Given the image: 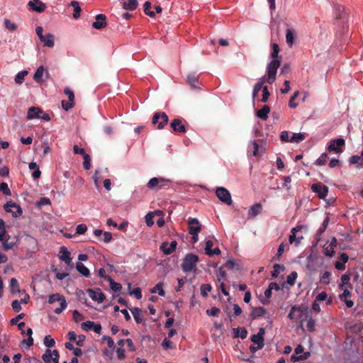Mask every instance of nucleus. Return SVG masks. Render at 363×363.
I'll use <instances>...</instances> for the list:
<instances>
[{"mask_svg": "<svg viewBox=\"0 0 363 363\" xmlns=\"http://www.w3.org/2000/svg\"><path fill=\"white\" fill-rule=\"evenodd\" d=\"M288 317L290 320L299 323L300 328H302L303 322L306 320L308 317V314L306 309L298 306H294L291 307Z\"/></svg>", "mask_w": 363, "mask_h": 363, "instance_id": "1", "label": "nucleus"}, {"mask_svg": "<svg viewBox=\"0 0 363 363\" xmlns=\"http://www.w3.org/2000/svg\"><path fill=\"white\" fill-rule=\"evenodd\" d=\"M199 259L196 255L188 253L185 255L181 264L182 269L184 272H196L197 270L196 264Z\"/></svg>", "mask_w": 363, "mask_h": 363, "instance_id": "2", "label": "nucleus"}, {"mask_svg": "<svg viewBox=\"0 0 363 363\" xmlns=\"http://www.w3.org/2000/svg\"><path fill=\"white\" fill-rule=\"evenodd\" d=\"M188 231L191 235L193 243H196L199 240V233L201 230V225L197 218H189L187 220Z\"/></svg>", "mask_w": 363, "mask_h": 363, "instance_id": "3", "label": "nucleus"}, {"mask_svg": "<svg viewBox=\"0 0 363 363\" xmlns=\"http://www.w3.org/2000/svg\"><path fill=\"white\" fill-rule=\"evenodd\" d=\"M170 184L171 181L169 179L163 177H153L150 179L147 182V187L149 189L158 191L162 189L168 188Z\"/></svg>", "mask_w": 363, "mask_h": 363, "instance_id": "4", "label": "nucleus"}, {"mask_svg": "<svg viewBox=\"0 0 363 363\" xmlns=\"http://www.w3.org/2000/svg\"><path fill=\"white\" fill-rule=\"evenodd\" d=\"M279 59L272 60L267 67V83L272 84L276 80L278 68L280 67Z\"/></svg>", "mask_w": 363, "mask_h": 363, "instance_id": "5", "label": "nucleus"}, {"mask_svg": "<svg viewBox=\"0 0 363 363\" xmlns=\"http://www.w3.org/2000/svg\"><path fill=\"white\" fill-rule=\"evenodd\" d=\"M56 301L60 302V306L59 308H56L54 310V312L56 314H60L67 308V304L65 297L58 293L51 294L48 298V303L50 304H52Z\"/></svg>", "mask_w": 363, "mask_h": 363, "instance_id": "6", "label": "nucleus"}, {"mask_svg": "<svg viewBox=\"0 0 363 363\" xmlns=\"http://www.w3.org/2000/svg\"><path fill=\"white\" fill-rule=\"evenodd\" d=\"M27 118L29 120L34 118H42L45 121L50 120V116L48 113H43V110L39 107H30L27 113Z\"/></svg>", "mask_w": 363, "mask_h": 363, "instance_id": "7", "label": "nucleus"}, {"mask_svg": "<svg viewBox=\"0 0 363 363\" xmlns=\"http://www.w3.org/2000/svg\"><path fill=\"white\" fill-rule=\"evenodd\" d=\"M345 145V140L343 138L333 139L330 141L327 147V150L329 152H335L337 154L343 152V147Z\"/></svg>", "mask_w": 363, "mask_h": 363, "instance_id": "8", "label": "nucleus"}, {"mask_svg": "<svg viewBox=\"0 0 363 363\" xmlns=\"http://www.w3.org/2000/svg\"><path fill=\"white\" fill-rule=\"evenodd\" d=\"M168 121V116L165 113L156 112L152 117V123L157 125V128L160 130L167 124Z\"/></svg>", "mask_w": 363, "mask_h": 363, "instance_id": "9", "label": "nucleus"}, {"mask_svg": "<svg viewBox=\"0 0 363 363\" xmlns=\"http://www.w3.org/2000/svg\"><path fill=\"white\" fill-rule=\"evenodd\" d=\"M216 194L221 202L227 205H230L232 203L233 201L231 195L227 189L224 187H218L216 190Z\"/></svg>", "mask_w": 363, "mask_h": 363, "instance_id": "10", "label": "nucleus"}, {"mask_svg": "<svg viewBox=\"0 0 363 363\" xmlns=\"http://www.w3.org/2000/svg\"><path fill=\"white\" fill-rule=\"evenodd\" d=\"M4 208L6 212L11 213L15 218L21 216L23 213L21 206L12 201L6 202Z\"/></svg>", "mask_w": 363, "mask_h": 363, "instance_id": "11", "label": "nucleus"}, {"mask_svg": "<svg viewBox=\"0 0 363 363\" xmlns=\"http://www.w3.org/2000/svg\"><path fill=\"white\" fill-rule=\"evenodd\" d=\"M311 190L321 199H325L328 194V187L320 182L313 184L311 185Z\"/></svg>", "mask_w": 363, "mask_h": 363, "instance_id": "12", "label": "nucleus"}, {"mask_svg": "<svg viewBox=\"0 0 363 363\" xmlns=\"http://www.w3.org/2000/svg\"><path fill=\"white\" fill-rule=\"evenodd\" d=\"M60 354L57 350H47L43 354L42 359L45 363H58Z\"/></svg>", "mask_w": 363, "mask_h": 363, "instance_id": "13", "label": "nucleus"}, {"mask_svg": "<svg viewBox=\"0 0 363 363\" xmlns=\"http://www.w3.org/2000/svg\"><path fill=\"white\" fill-rule=\"evenodd\" d=\"M303 228L302 225H297L293 228L291 230V234L289 237V242L290 244H295V246L299 245L301 240L303 239V236H297L296 233Z\"/></svg>", "mask_w": 363, "mask_h": 363, "instance_id": "14", "label": "nucleus"}, {"mask_svg": "<svg viewBox=\"0 0 363 363\" xmlns=\"http://www.w3.org/2000/svg\"><path fill=\"white\" fill-rule=\"evenodd\" d=\"M81 328L84 331L94 330L97 334H100L101 332V325L91 320L82 323Z\"/></svg>", "mask_w": 363, "mask_h": 363, "instance_id": "15", "label": "nucleus"}, {"mask_svg": "<svg viewBox=\"0 0 363 363\" xmlns=\"http://www.w3.org/2000/svg\"><path fill=\"white\" fill-rule=\"evenodd\" d=\"M87 293L92 300L98 303H102L105 300V295L100 289H88Z\"/></svg>", "mask_w": 363, "mask_h": 363, "instance_id": "16", "label": "nucleus"}, {"mask_svg": "<svg viewBox=\"0 0 363 363\" xmlns=\"http://www.w3.org/2000/svg\"><path fill=\"white\" fill-rule=\"evenodd\" d=\"M29 9L38 13L43 12L46 9V5L40 0H32L28 4Z\"/></svg>", "mask_w": 363, "mask_h": 363, "instance_id": "17", "label": "nucleus"}, {"mask_svg": "<svg viewBox=\"0 0 363 363\" xmlns=\"http://www.w3.org/2000/svg\"><path fill=\"white\" fill-rule=\"evenodd\" d=\"M107 25L106 17L104 14H98L95 17V21L92 23V27L97 30L105 28Z\"/></svg>", "mask_w": 363, "mask_h": 363, "instance_id": "18", "label": "nucleus"}, {"mask_svg": "<svg viewBox=\"0 0 363 363\" xmlns=\"http://www.w3.org/2000/svg\"><path fill=\"white\" fill-rule=\"evenodd\" d=\"M177 245V242L176 240H172L170 243L164 242L160 245V250L163 252L164 254L168 255L172 254L175 250Z\"/></svg>", "mask_w": 363, "mask_h": 363, "instance_id": "19", "label": "nucleus"}, {"mask_svg": "<svg viewBox=\"0 0 363 363\" xmlns=\"http://www.w3.org/2000/svg\"><path fill=\"white\" fill-rule=\"evenodd\" d=\"M342 294L339 295L341 301L344 302L347 308H352L354 306V302L350 300L352 296L351 292L347 289H342Z\"/></svg>", "mask_w": 363, "mask_h": 363, "instance_id": "20", "label": "nucleus"}, {"mask_svg": "<svg viewBox=\"0 0 363 363\" xmlns=\"http://www.w3.org/2000/svg\"><path fill=\"white\" fill-rule=\"evenodd\" d=\"M170 127L172 128L173 132L177 133H184L186 132V128L179 118L172 120L170 123Z\"/></svg>", "mask_w": 363, "mask_h": 363, "instance_id": "21", "label": "nucleus"}, {"mask_svg": "<svg viewBox=\"0 0 363 363\" xmlns=\"http://www.w3.org/2000/svg\"><path fill=\"white\" fill-rule=\"evenodd\" d=\"M60 259L65 262L67 265H70L72 262L71 253L65 246H62L60 249Z\"/></svg>", "mask_w": 363, "mask_h": 363, "instance_id": "22", "label": "nucleus"}, {"mask_svg": "<svg viewBox=\"0 0 363 363\" xmlns=\"http://www.w3.org/2000/svg\"><path fill=\"white\" fill-rule=\"evenodd\" d=\"M348 259H349V257L346 253H345V252L341 253L338 260L336 261L335 263V267L337 270H340V271L345 270V267H346L345 264L348 262Z\"/></svg>", "mask_w": 363, "mask_h": 363, "instance_id": "23", "label": "nucleus"}, {"mask_svg": "<svg viewBox=\"0 0 363 363\" xmlns=\"http://www.w3.org/2000/svg\"><path fill=\"white\" fill-rule=\"evenodd\" d=\"M213 245V242L211 240L206 241L205 245V252L208 256H213V255H219L221 253L220 250L218 247H216L215 249H212V247Z\"/></svg>", "mask_w": 363, "mask_h": 363, "instance_id": "24", "label": "nucleus"}, {"mask_svg": "<svg viewBox=\"0 0 363 363\" xmlns=\"http://www.w3.org/2000/svg\"><path fill=\"white\" fill-rule=\"evenodd\" d=\"M264 330L263 328H261L259 330V332L256 334L253 335L251 337V341L254 343L258 345V348H262L264 347Z\"/></svg>", "mask_w": 363, "mask_h": 363, "instance_id": "25", "label": "nucleus"}, {"mask_svg": "<svg viewBox=\"0 0 363 363\" xmlns=\"http://www.w3.org/2000/svg\"><path fill=\"white\" fill-rule=\"evenodd\" d=\"M262 211V206L259 203H256L252 205L248 210V216L255 218Z\"/></svg>", "mask_w": 363, "mask_h": 363, "instance_id": "26", "label": "nucleus"}, {"mask_svg": "<svg viewBox=\"0 0 363 363\" xmlns=\"http://www.w3.org/2000/svg\"><path fill=\"white\" fill-rule=\"evenodd\" d=\"M40 41L43 43L44 46L48 48H53L55 45V37L51 33L44 35L43 38L40 39Z\"/></svg>", "mask_w": 363, "mask_h": 363, "instance_id": "27", "label": "nucleus"}, {"mask_svg": "<svg viewBox=\"0 0 363 363\" xmlns=\"http://www.w3.org/2000/svg\"><path fill=\"white\" fill-rule=\"evenodd\" d=\"M349 162L350 164H356L357 168L363 167V151L362 152V156L357 155H352L350 157Z\"/></svg>", "mask_w": 363, "mask_h": 363, "instance_id": "28", "label": "nucleus"}, {"mask_svg": "<svg viewBox=\"0 0 363 363\" xmlns=\"http://www.w3.org/2000/svg\"><path fill=\"white\" fill-rule=\"evenodd\" d=\"M266 314V311L263 307L259 306V307H255L252 308V313L250 314V316L252 319H257L260 317L264 316Z\"/></svg>", "mask_w": 363, "mask_h": 363, "instance_id": "29", "label": "nucleus"}, {"mask_svg": "<svg viewBox=\"0 0 363 363\" xmlns=\"http://www.w3.org/2000/svg\"><path fill=\"white\" fill-rule=\"evenodd\" d=\"M10 236L8 235L7 237L4 238L3 241H1L2 243V249L4 251H9L10 250H12L16 245V242L11 240H9Z\"/></svg>", "mask_w": 363, "mask_h": 363, "instance_id": "30", "label": "nucleus"}, {"mask_svg": "<svg viewBox=\"0 0 363 363\" xmlns=\"http://www.w3.org/2000/svg\"><path fill=\"white\" fill-rule=\"evenodd\" d=\"M29 299V296L26 294L25 298H22L20 301L18 300H14L12 301L11 306L15 312H19L21 310V303H27Z\"/></svg>", "mask_w": 363, "mask_h": 363, "instance_id": "31", "label": "nucleus"}, {"mask_svg": "<svg viewBox=\"0 0 363 363\" xmlns=\"http://www.w3.org/2000/svg\"><path fill=\"white\" fill-rule=\"evenodd\" d=\"M28 167L30 170H33L32 173V177L33 179H38L40 177L41 172L39 169V166L35 162H32L29 164Z\"/></svg>", "mask_w": 363, "mask_h": 363, "instance_id": "32", "label": "nucleus"}, {"mask_svg": "<svg viewBox=\"0 0 363 363\" xmlns=\"http://www.w3.org/2000/svg\"><path fill=\"white\" fill-rule=\"evenodd\" d=\"M76 269L79 273L85 277H89L90 275L89 269L81 262L76 263Z\"/></svg>", "mask_w": 363, "mask_h": 363, "instance_id": "33", "label": "nucleus"}, {"mask_svg": "<svg viewBox=\"0 0 363 363\" xmlns=\"http://www.w3.org/2000/svg\"><path fill=\"white\" fill-rule=\"evenodd\" d=\"M270 108L265 105L261 109L257 111V116L262 120H267L268 118V114L269 113Z\"/></svg>", "mask_w": 363, "mask_h": 363, "instance_id": "34", "label": "nucleus"}, {"mask_svg": "<svg viewBox=\"0 0 363 363\" xmlns=\"http://www.w3.org/2000/svg\"><path fill=\"white\" fill-rule=\"evenodd\" d=\"M295 34L292 29L288 28L286 33V41L289 47H291L294 43Z\"/></svg>", "mask_w": 363, "mask_h": 363, "instance_id": "35", "label": "nucleus"}, {"mask_svg": "<svg viewBox=\"0 0 363 363\" xmlns=\"http://www.w3.org/2000/svg\"><path fill=\"white\" fill-rule=\"evenodd\" d=\"M138 3L137 0H128L123 4V8L125 10L134 11L138 7Z\"/></svg>", "mask_w": 363, "mask_h": 363, "instance_id": "36", "label": "nucleus"}, {"mask_svg": "<svg viewBox=\"0 0 363 363\" xmlns=\"http://www.w3.org/2000/svg\"><path fill=\"white\" fill-rule=\"evenodd\" d=\"M106 281L109 282V286L113 291L120 292L121 291V284L118 282H116L111 277H107Z\"/></svg>", "mask_w": 363, "mask_h": 363, "instance_id": "37", "label": "nucleus"}, {"mask_svg": "<svg viewBox=\"0 0 363 363\" xmlns=\"http://www.w3.org/2000/svg\"><path fill=\"white\" fill-rule=\"evenodd\" d=\"M133 318L137 323H140L143 321V315L141 313V310L138 308H134L131 310Z\"/></svg>", "mask_w": 363, "mask_h": 363, "instance_id": "38", "label": "nucleus"}, {"mask_svg": "<svg viewBox=\"0 0 363 363\" xmlns=\"http://www.w3.org/2000/svg\"><path fill=\"white\" fill-rule=\"evenodd\" d=\"M151 293L155 294L157 293L160 296H164L165 294V292L163 289V284L162 283H158L151 290Z\"/></svg>", "mask_w": 363, "mask_h": 363, "instance_id": "39", "label": "nucleus"}, {"mask_svg": "<svg viewBox=\"0 0 363 363\" xmlns=\"http://www.w3.org/2000/svg\"><path fill=\"white\" fill-rule=\"evenodd\" d=\"M71 6L74 7V13H73V17L74 18H78L80 16L81 13V8L79 6V4L77 1H72L71 2Z\"/></svg>", "mask_w": 363, "mask_h": 363, "instance_id": "40", "label": "nucleus"}, {"mask_svg": "<svg viewBox=\"0 0 363 363\" xmlns=\"http://www.w3.org/2000/svg\"><path fill=\"white\" fill-rule=\"evenodd\" d=\"M44 73V67L43 66L39 67L35 71L33 79L35 82H40L42 81V78Z\"/></svg>", "mask_w": 363, "mask_h": 363, "instance_id": "41", "label": "nucleus"}, {"mask_svg": "<svg viewBox=\"0 0 363 363\" xmlns=\"http://www.w3.org/2000/svg\"><path fill=\"white\" fill-rule=\"evenodd\" d=\"M328 159V154L326 152H323L315 160V164L317 166H323V165L325 164Z\"/></svg>", "mask_w": 363, "mask_h": 363, "instance_id": "42", "label": "nucleus"}, {"mask_svg": "<svg viewBox=\"0 0 363 363\" xmlns=\"http://www.w3.org/2000/svg\"><path fill=\"white\" fill-rule=\"evenodd\" d=\"M4 25L5 28L10 31H14L18 28L17 25L15 23L11 22L10 20L7 18L4 19Z\"/></svg>", "mask_w": 363, "mask_h": 363, "instance_id": "43", "label": "nucleus"}, {"mask_svg": "<svg viewBox=\"0 0 363 363\" xmlns=\"http://www.w3.org/2000/svg\"><path fill=\"white\" fill-rule=\"evenodd\" d=\"M350 281V275H348V274L342 275L341 284H339V289H345V285H347V284H350L351 286Z\"/></svg>", "mask_w": 363, "mask_h": 363, "instance_id": "44", "label": "nucleus"}, {"mask_svg": "<svg viewBox=\"0 0 363 363\" xmlns=\"http://www.w3.org/2000/svg\"><path fill=\"white\" fill-rule=\"evenodd\" d=\"M6 236V223L4 220L0 218V241H3Z\"/></svg>", "mask_w": 363, "mask_h": 363, "instance_id": "45", "label": "nucleus"}, {"mask_svg": "<svg viewBox=\"0 0 363 363\" xmlns=\"http://www.w3.org/2000/svg\"><path fill=\"white\" fill-rule=\"evenodd\" d=\"M144 12L150 17H153L155 15V13L152 10L151 4L149 1H146L144 4Z\"/></svg>", "mask_w": 363, "mask_h": 363, "instance_id": "46", "label": "nucleus"}, {"mask_svg": "<svg viewBox=\"0 0 363 363\" xmlns=\"http://www.w3.org/2000/svg\"><path fill=\"white\" fill-rule=\"evenodd\" d=\"M201 294L203 297H206L208 294L211 291L212 287L210 284H206L201 286Z\"/></svg>", "mask_w": 363, "mask_h": 363, "instance_id": "47", "label": "nucleus"}, {"mask_svg": "<svg viewBox=\"0 0 363 363\" xmlns=\"http://www.w3.org/2000/svg\"><path fill=\"white\" fill-rule=\"evenodd\" d=\"M0 191L2 192L5 196L11 195V191L9 188L7 183L6 182L0 183Z\"/></svg>", "mask_w": 363, "mask_h": 363, "instance_id": "48", "label": "nucleus"}, {"mask_svg": "<svg viewBox=\"0 0 363 363\" xmlns=\"http://www.w3.org/2000/svg\"><path fill=\"white\" fill-rule=\"evenodd\" d=\"M298 274L296 272H292L287 276L286 282L288 284L293 286L295 284L296 279H297Z\"/></svg>", "mask_w": 363, "mask_h": 363, "instance_id": "49", "label": "nucleus"}, {"mask_svg": "<svg viewBox=\"0 0 363 363\" xmlns=\"http://www.w3.org/2000/svg\"><path fill=\"white\" fill-rule=\"evenodd\" d=\"M305 139V136L302 133H293L290 138V142L300 143Z\"/></svg>", "mask_w": 363, "mask_h": 363, "instance_id": "50", "label": "nucleus"}, {"mask_svg": "<svg viewBox=\"0 0 363 363\" xmlns=\"http://www.w3.org/2000/svg\"><path fill=\"white\" fill-rule=\"evenodd\" d=\"M299 95L298 91H296L294 93L292 96L291 97L289 101V106L291 108H295L297 107L298 104L295 103V99L297 98V96Z\"/></svg>", "mask_w": 363, "mask_h": 363, "instance_id": "51", "label": "nucleus"}, {"mask_svg": "<svg viewBox=\"0 0 363 363\" xmlns=\"http://www.w3.org/2000/svg\"><path fill=\"white\" fill-rule=\"evenodd\" d=\"M33 330L31 328H28L26 330V335L28 336V340H23L28 347H30L33 345V339L32 337Z\"/></svg>", "mask_w": 363, "mask_h": 363, "instance_id": "52", "label": "nucleus"}, {"mask_svg": "<svg viewBox=\"0 0 363 363\" xmlns=\"http://www.w3.org/2000/svg\"><path fill=\"white\" fill-rule=\"evenodd\" d=\"M198 78L194 74H189L187 77V82L192 87H196L198 84Z\"/></svg>", "mask_w": 363, "mask_h": 363, "instance_id": "53", "label": "nucleus"}, {"mask_svg": "<svg viewBox=\"0 0 363 363\" xmlns=\"http://www.w3.org/2000/svg\"><path fill=\"white\" fill-rule=\"evenodd\" d=\"M330 272L325 271L323 272L320 277V281L324 284H330Z\"/></svg>", "mask_w": 363, "mask_h": 363, "instance_id": "54", "label": "nucleus"}, {"mask_svg": "<svg viewBox=\"0 0 363 363\" xmlns=\"http://www.w3.org/2000/svg\"><path fill=\"white\" fill-rule=\"evenodd\" d=\"M334 249L335 248L333 247H331V246H329V245L324 246L323 247V252H324L325 255H326L328 257H332L335 255Z\"/></svg>", "mask_w": 363, "mask_h": 363, "instance_id": "55", "label": "nucleus"}, {"mask_svg": "<svg viewBox=\"0 0 363 363\" xmlns=\"http://www.w3.org/2000/svg\"><path fill=\"white\" fill-rule=\"evenodd\" d=\"M272 51L271 53V57L272 58V60L278 59V55L279 52V48L278 44L273 43L272 45Z\"/></svg>", "mask_w": 363, "mask_h": 363, "instance_id": "56", "label": "nucleus"}, {"mask_svg": "<svg viewBox=\"0 0 363 363\" xmlns=\"http://www.w3.org/2000/svg\"><path fill=\"white\" fill-rule=\"evenodd\" d=\"M249 148L252 150V155L255 157H257L259 155V144L256 140H254L252 143L251 146H250Z\"/></svg>", "mask_w": 363, "mask_h": 363, "instance_id": "57", "label": "nucleus"}, {"mask_svg": "<svg viewBox=\"0 0 363 363\" xmlns=\"http://www.w3.org/2000/svg\"><path fill=\"white\" fill-rule=\"evenodd\" d=\"M44 345L48 347H52L55 344V341L53 338H51L50 335H46L44 338Z\"/></svg>", "mask_w": 363, "mask_h": 363, "instance_id": "58", "label": "nucleus"}, {"mask_svg": "<svg viewBox=\"0 0 363 363\" xmlns=\"http://www.w3.org/2000/svg\"><path fill=\"white\" fill-rule=\"evenodd\" d=\"M27 74L26 71H22L18 72L15 77V82L17 84H21L24 80L25 76Z\"/></svg>", "mask_w": 363, "mask_h": 363, "instance_id": "59", "label": "nucleus"}, {"mask_svg": "<svg viewBox=\"0 0 363 363\" xmlns=\"http://www.w3.org/2000/svg\"><path fill=\"white\" fill-rule=\"evenodd\" d=\"M284 269V267L279 264H275L274 266H273V271L272 272V277L274 278H276L279 276V273H280V269Z\"/></svg>", "mask_w": 363, "mask_h": 363, "instance_id": "60", "label": "nucleus"}, {"mask_svg": "<svg viewBox=\"0 0 363 363\" xmlns=\"http://www.w3.org/2000/svg\"><path fill=\"white\" fill-rule=\"evenodd\" d=\"M83 157V167L84 169L88 170L91 168V157L88 154L85 155Z\"/></svg>", "mask_w": 363, "mask_h": 363, "instance_id": "61", "label": "nucleus"}, {"mask_svg": "<svg viewBox=\"0 0 363 363\" xmlns=\"http://www.w3.org/2000/svg\"><path fill=\"white\" fill-rule=\"evenodd\" d=\"M10 287L12 292L14 291H19L18 287V282L16 279L12 278L10 281Z\"/></svg>", "mask_w": 363, "mask_h": 363, "instance_id": "62", "label": "nucleus"}, {"mask_svg": "<svg viewBox=\"0 0 363 363\" xmlns=\"http://www.w3.org/2000/svg\"><path fill=\"white\" fill-rule=\"evenodd\" d=\"M153 217H154V215L152 212H150L148 213L145 218V223H146V225L148 226V227H151L152 226V225L154 224V221H153Z\"/></svg>", "mask_w": 363, "mask_h": 363, "instance_id": "63", "label": "nucleus"}, {"mask_svg": "<svg viewBox=\"0 0 363 363\" xmlns=\"http://www.w3.org/2000/svg\"><path fill=\"white\" fill-rule=\"evenodd\" d=\"M72 315L74 320L77 323L82 321L84 318V315L77 310L73 311Z\"/></svg>", "mask_w": 363, "mask_h": 363, "instance_id": "64", "label": "nucleus"}]
</instances>
